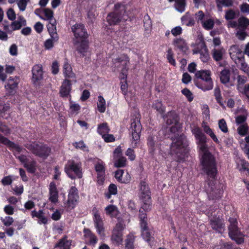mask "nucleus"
I'll return each instance as SVG.
<instances>
[{
    "instance_id": "obj_54",
    "label": "nucleus",
    "mask_w": 249,
    "mask_h": 249,
    "mask_svg": "<svg viewBox=\"0 0 249 249\" xmlns=\"http://www.w3.org/2000/svg\"><path fill=\"white\" fill-rule=\"evenodd\" d=\"M199 54L200 55V58L202 62L205 63L209 60L210 57L207 48L201 52Z\"/></svg>"
},
{
    "instance_id": "obj_2",
    "label": "nucleus",
    "mask_w": 249,
    "mask_h": 249,
    "mask_svg": "<svg viewBox=\"0 0 249 249\" xmlns=\"http://www.w3.org/2000/svg\"><path fill=\"white\" fill-rule=\"evenodd\" d=\"M201 156V163L203 170L211 178H214L217 173L216 163L213 156L208 150L207 138L202 129L198 126L191 128Z\"/></svg>"
},
{
    "instance_id": "obj_48",
    "label": "nucleus",
    "mask_w": 249,
    "mask_h": 249,
    "mask_svg": "<svg viewBox=\"0 0 249 249\" xmlns=\"http://www.w3.org/2000/svg\"><path fill=\"white\" fill-rule=\"evenodd\" d=\"M238 66L240 67L241 70L245 72L248 73L249 72V67L247 64L245 62L244 57L239 59L238 61L235 62Z\"/></svg>"
},
{
    "instance_id": "obj_39",
    "label": "nucleus",
    "mask_w": 249,
    "mask_h": 249,
    "mask_svg": "<svg viewBox=\"0 0 249 249\" xmlns=\"http://www.w3.org/2000/svg\"><path fill=\"white\" fill-rule=\"evenodd\" d=\"M205 132L209 135V136L212 139V140L216 143H219L220 142L213 130L207 125L203 124L202 125Z\"/></svg>"
},
{
    "instance_id": "obj_64",
    "label": "nucleus",
    "mask_w": 249,
    "mask_h": 249,
    "mask_svg": "<svg viewBox=\"0 0 249 249\" xmlns=\"http://www.w3.org/2000/svg\"><path fill=\"white\" fill-rule=\"evenodd\" d=\"M9 109V106L0 101V116L3 117L5 113Z\"/></svg>"
},
{
    "instance_id": "obj_29",
    "label": "nucleus",
    "mask_w": 249,
    "mask_h": 249,
    "mask_svg": "<svg viewBox=\"0 0 249 249\" xmlns=\"http://www.w3.org/2000/svg\"><path fill=\"white\" fill-rule=\"evenodd\" d=\"M236 162L237 168L241 172L247 171L249 175V163L247 161L239 158L236 160Z\"/></svg>"
},
{
    "instance_id": "obj_4",
    "label": "nucleus",
    "mask_w": 249,
    "mask_h": 249,
    "mask_svg": "<svg viewBox=\"0 0 249 249\" xmlns=\"http://www.w3.org/2000/svg\"><path fill=\"white\" fill-rule=\"evenodd\" d=\"M112 67L114 68H121V72L119 76L121 81V89L123 94L125 96L127 99V83L126 81L127 66L129 62L128 57L125 54H121L118 57L113 60Z\"/></svg>"
},
{
    "instance_id": "obj_22",
    "label": "nucleus",
    "mask_w": 249,
    "mask_h": 249,
    "mask_svg": "<svg viewBox=\"0 0 249 249\" xmlns=\"http://www.w3.org/2000/svg\"><path fill=\"white\" fill-rule=\"evenodd\" d=\"M71 81L68 79H65L63 82L60 88V94L63 97H68L71 89Z\"/></svg>"
},
{
    "instance_id": "obj_6",
    "label": "nucleus",
    "mask_w": 249,
    "mask_h": 249,
    "mask_svg": "<svg viewBox=\"0 0 249 249\" xmlns=\"http://www.w3.org/2000/svg\"><path fill=\"white\" fill-rule=\"evenodd\" d=\"M127 19V16L125 15L124 7L120 4H115L114 11L109 13L107 18V21L110 25H116Z\"/></svg>"
},
{
    "instance_id": "obj_30",
    "label": "nucleus",
    "mask_w": 249,
    "mask_h": 249,
    "mask_svg": "<svg viewBox=\"0 0 249 249\" xmlns=\"http://www.w3.org/2000/svg\"><path fill=\"white\" fill-rule=\"evenodd\" d=\"M71 243V241L68 240L67 237L65 236L55 245L54 249H70Z\"/></svg>"
},
{
    "instance_id": "obj_60",
    "label": "nucleus",
    "mask_w": 249,
    "mask_h": 249,
    "mask_svg": "<svg viewBox=\"0 0 249 249\" xmlns=\"http://www.w3.org/2000/svg\"><path fill=\"white\" fill-rule=\"evenodd\" d=\"M30 0H17V4L19 10L24 11L26 8L28 2Z\"/></svg>"
},
{
    "instance_id": "obj_25",
    "label": "nucleus",
    "mask_w": 249,
    "mask_h": 249,
    "mask_svg": "<svg viewBox=\"0 0 249 249\" xmlns=\"http://www.w3.org/2000/svg\"><path fill=\"white\" fill-rule=\"evenodd\" d=\"M47 27L50 37H52L54 40L58 41L59 36L56 32V20H53L52 21L49 22Z\"/></svg>"
},
{
    "instance_id": "obj_43",
    "label": "nucleus",
    "mask_w": 249,
    "mask_h": 249,
    "mask_svg": "<svg viewBox=\"0 0 249 249\" xmlns=\"http://www.w3.org/2000/svg\"><path fill=\"white\" fill-rule=\"evenodd\" d=\"M249 25V19L245 17L238 19L237 29L246 30Z\"/></svg>"
},
{
    "instance_id": "obj_15",
    "label": "nucleus",
    "mask_w": 249,
    "mask_h": 249,
    "mask_svg": "<svg viewBox=\"0 0 249 249\" xmlns=\"http://www.w3.org/2000/svg\"><path fill=\"white\" fill-rule=\"evenodd\" d=\"M93 220L97 232L101 235H104V228L103 221L97 208H94L92 210Z\"/></svg>"
},
{
    "instance_id": "obj_46",
    "label": "nucleus",
    "mask_w": 249,
    "mask_h": 249,
    "mask_svg": "<svg viewBox=\"0 0 249 249\" xmlns=\"http://www.w3.org/2000/svg\"><path fill=\"white\" fill-rule=\"evenodd\" d=\"M143 26L145 31L149 33L152 28V22L148 15H145L144 17Z\"/></svg>"
},
{
    "instance_id": "obj_27",
    "label": "nucleus",
    "mask_w": 249,
    "mask_h": 249,
    "mask_svg": "<svg viewBox=\"0 0 249 249\" xmlns=\"http://www.w3.org/2000/svg\"><path fill=\"white\" fill-rule=\"evenodd\" d=\"M211 225L213 230L219 232H221L224 230V226L222 221L219 218L211 219Z\"/></svg>"
},
{
    "instance_id": "obj_33",
    "label": "nucleus",
    "mask_w": 249,
    "mask_h": 249,
    "mask_svg": "<svg viewBox=\"0 0 249 249\" xmlns=\"http://www.w3.org/2000/svg\"><path fill=\"white\" fill-rule=\"evenodd\" d=\"M173 44L175 48L182 51H185L187 49V44L183 38H176L174 39Z\"/></svg>"
},
{
    "instance_id": "obj_7",
    "label": "nucleus",
    "mask_w": 249,
    "mask_h": 249,
    "mask_svg": "<svg viewBox=\"0 0 249 249\" xmlns=\"http://www.w3.org/2000/svg\"><path fill=\"white\" fill-rule=\"evenodd\" d=\"M81 163L78 160H69L65 166V172L69 178L74 179L82 177Z\"/></svg>"
},
{
    "instance_id": "obj_14",
    "label": "nucleus",
    "mask_w": 249,
    "mask_h": 249,
    "mask_svg": "<svg viewBox=\"0 0 249 249\" xmlns=\"http://www.w3.org/2000/svg\"><path fill=\"white\" fill-rule=\"evenodd\" d=\"M124 229V226L121 223L116 224L114 228L111 236V240L113 244L119 246L123 242V231Z\"/></svg>"
},
{
    "instance_id": "obj_62",
    "label": "nucleus",
    "mask_w": 249,
    "mask_h": 249,
    "mask_svg": "<svg viewBox=\"0 0 249 249\" xmlns=\"http://www.w3.org/2000/svg\"><path fill=\"white\" fill-rule=\"evenodd\" d=\"M181 92L189 102H191L193 100L194 96L193 94L188 89H184L181 90Z\"/></svg>"
},
{
    "instance_id": "obj_59",
    "label": "nucleus",
    "mask_w": 249,
    "mask_h": 249,
    "mask_svg": "<svg viewBox=\"0 0 249 249\" xmlns=\"http://www.w3.org/2000/svg\"><path fill=\"white\" fill-rule=\"evenodd\" d=\"M167 58L170 64L173 66L176 65V61L173 57V53L171 49H168L167 51Z\"/></svg>"
},
{
    "instance_id": "obj_35",
    "label": "nucleus",
    "mask_w": 249,
    "mask_h": 249,
    "mask_svg": "<svg viewBox=\"0 0 249 249\" xmlns=\"http://www.w3.org/2000/svg\"><path fill=\"white\" fill-rule=\"evenodd\" d=\"M105 211L106 214L111 217H116L119 213L118 208L113 205L107 206L105 208Z\"/></svg>"
},
{
    "instance_id": "obj_41",
    "label": "nucleus",
    "mask_w": 249,
    "mask_h": 249,
    "mask_svg": "<svg viewBox=\"0 0 249 249\" xmlns=\"http://www.w3.org/2000/svg\"><path fill=\"white\" fill-rule=\"evenodd\" d=\"M230 78V71L228 69H224L220 73L221 82L224 84L229 82Z\"/></svg>"
},
{
    "instance_id": "obj_23",
    "label": "nucleus",
    "mask_w": 249,
    "mask_h": 249,
    "mask_svg": "<svg viewBox=\"0 0 249 249\" xmlns=\"http://www.w3.org/2000/svg\"><path fill=\"white\" fill-rule=\"evenodd\" d=\"M63 72L65 77L72 79H75L76 76L74 72L72 71V68L69 63L67 59H65L63 66Z\"/></svg>"
},
{
    "instance_id": "obj_21",
    "label": "nucleus",
    "mask_w": 249,
    "mask_h": 249,
    "mask_svg": "<svg viewBox=\"0 0 249 249\" xmlns=\"http://www.w3.org/2000/svg\"><path fill=\"white\" fill-rule=\"evenodd\" d=\"M58 192L55 184L53 182L50 183L49 185V200L53 203L58 202Z\"/></svg>"
},
{
    "instance_id": "obj_55",
    "label": "nucleus",
    "mask_w": 249,
    "mask_h": 249,
    "mask_svg": "<svg viewBox=\"0 0 249 249\" xmlns=\"http://www.w3.org/2000/svg\"><path fill=\"white\" fill-rule=\"evenodd\" d=\"M73 145L77 149H79L83 151L88 152L89 149L87 145L84 143L83 141H79L75 142L73 143Z\"/></svg>"
},
{
    "instance_id": "obj_50",
    "label": "nucleus",
    "mask_w": 249,
    "mask_h": 249,
    "mask_svg": "<svg viewBox=\"0 0 249 249\" xmlns=\"http://www.w3.org/2000/svg\"><path fill=\"white\" fill-rule=\"evenodd\" d=\"M109 129L107 123H103L99 125L98 127L97 131L99 134L104 136L107 133H108Z\"/></svg>"
},
{
    "instance_id": "obj_45",
    "label": "nucleus",
    "mask_w": 249,
    "mask_h": 249,
    "mask_svg": "<svg viewBox=\"0 0 249 249\" xmlns=\"http://www.w3.org/2000/svg\"><path fill=\"white\" fill-rule=\"evenodd\" d=\"M186 6L185 0H176L175 7L178 12L182 13L185 11Z\"/></svg>"
},
{
    "instance_id": "obj_32",
    "label": "nucleus",
    "mask_w": 249,
    "mask_h": 249,
    "mask_svg": "<svg viewBox=\"0 0 249 249\" xmlns=\"http://www.w3.org/2000/svg\"><path fill=\"white\" fill-rule=\"evenodd\" d=\"M95 168L97 173L98 180L102 182L105 176V164L100 161L95 164Z\"/></svg>"
},
{
    "instance_id": "obj_31",
    "label": "nucleus",
    "mask_w": 249,
    "mask_h": 249,
    "mask_svg": "<svg viewBox=\"0 0 249 249\" xmlns=\"http://www.w3.org/2000/svg\"><path fill=\"white\" fill-rule=\"evenodd\" d=\"M147 145L149 153L153 154L158 146L157 137L156 136H150L147 139Z\"/></svg>"
},
{
    "instance_id": "obj_37",
    "label": "nucleus",
    "mask_w": 249,
    "mask_h": 249,
    "mask_svg": "<svg viewBox=\"0 0 249 249\" xmlns=\"http://www.w3.org/2000/svg\"><path fill=\"white\" fill-rule=\"evenodd\" d=\"M97 109L100 113H104L106 109V102L102 95L98 96L97 102Z\"/></svg>"
},
{
    "instance_id": "obj_13",
    "label": "nucleus",
    "mask_w": 249,
    "mask_h": 249,
    "mask_svg": "<svg viewBox=\"0 0 249 249\" xmlns=\"http://www.w3.org/2000/svg\"><path fill=\"white\" fill-rule=\"evenodd\" d=\"M210 189L207 190L208 196L209 199L214 200L219 199L221 197L223 194V189H221V185L219 184H213V182H210L209 183Z\"/></svg>"
},
{
    "instance_id": "obj_26",
    "label": "nucleus",
    "mask_w": 249,
    "mask_h": 249,
    "mask_svg": "<svg viewBox=\"0 0 249 249\" xmlns=\"http://www.w3.org/2000/svg\"><path fill=\"white\" fill-rule=\"evenodd\" d=\"M31 214L32 218H34L35 217H36L38 219L37 221V223L38 224H46L47 223L48 219L47 217L45 216L43 210H40L38 211L34 210L31 212Z\"/></svg>"
},
{
    "instance_id": "obj_38",
    "label": "nucleus",
    "mask_w": 249,
    "mask_h": 249,
    "mask_svg": "<svg viewBox=\"0 0 249 249\" xmlns=\"http://www.w3.org/2000/svg\"><path fill=\"white\" fill-rule=\"evenodd\" d=\"M247 76L239 75L237 77V89L239 92L242 90L245 87V84L247 82Z\"/></svg>"
},
{
    "instance_id": "obj_5",
    "label": "nucleus",
    "mask_w": 249,
    "mask_h": 249,
    "mask_svg": "<svg viewBox=\"0 0 249 249\" xmlns=\"http://www.w3.org/2000/svg\"><path fill=\"white\" fill-rule=\"evenodd\" d=\"M211 71L208 70L197 71L195 73V85L204 91L209 90L213 88V83L211 78Z\"/></svg>"
},
{
    "instance_id": "obj_16",
    "label": "nucleus",
    "mask_w": 249,
    "mask_h": 249,
    "mask_svg": "<svg viewBox=\"0 0 249 249\" xmlns=\"http://www.w3.org/2000/svg\"><path fill=\"white\" fill-rule=\"evenodd\" d=\"M19 83V78L18 76L10 77L5 86L7 93L9 95L14 94Z\"/></svg>"
},
{
    "instance_id": "obj_18",
    "label": "nucleus",
    "mask_w": 249,
    "mask_h": 249,
    "mask_svg": "<svg viewBox=\"0 0 249 249\" xmlns=\"http://www.w3.org/2000/svg\"><path fill=\"white\" fill-rule=\"evenodd\" d=\"M32 81L34 85H38L39 81L43 78V70L42 65L36 64L32 68Z\"/></svg>"
},
{
    "instance_id": "obj_47",
    "label": "nucleus",
    "mask_w": 249,
    "mask_h": 249,
    "mask_svg": "<svg viewBox=\"0 0 249 249\" xmlns=\"http://www.w3.org/2000/svg\"><path fill=\"white\" fill-rule=\"evenodd\" d=\"M43 14L45 18L43 19L47 20L49 22L52 21L53 20H55L53 18V12L49 8H44Z\"/></svg>"
},
{
    "instance_id": "obj_19",
    "label": "nucleus",
    "mask_w": 249,
    "mask_h": 249,
    "mask_svg": "<svg viewBox=\"0 0 249 249\" xmlns=\"http://www.w3.org/2000/svg\"><path fill=\"white\" fill-rule=\"evenodd\" d=\"M79 196L78 195V190L74 186L71 187L68 195V205L69 207L73 208L76 205Z\"/></svg>"
},
{
    "instance_id": "obj_52",
    "label": "nucleus",
    "mask_w": 249,
    "mask_h": 249,
    "mask_svg": "<svg viewBox=\"0 0 249 249\" xmlns=\"http://www.w3.org/2000/svg\"><path fill=\"white\" fill-rule=\"evenodd\" d=\"M249 127L247 124H243L239 125L237 128V132L238 134L242 136H245L248 131Z\"/></svg>"
},
{
    "instance_id": "obj_9",
    "label": "nucleus",
    "mask_w": 249,
    "mask_h": 249,
    "mask_svg": "<svg viewBox=\"0 0 249 249\" xmlns=\"http://www.w3.org/2000/svg\"><path fill=\"white\" fill-rule=\"evenodd\" d=\"M26 147L34 154L43 158H46L50 153V148L45 144L33 142L27 144Z\"/></svg>"
},
{
    "instance_id": "obj_51",
    "label": "nucleus",
    "mask_w": 249,
    "mask_h": 249,
    "mask_svg": "<svg viewBox=\"0 0 249 249\" xmlns=\"http://www.w3.org/2000/svg\"><path fill=\"white\" fill-rule=\"evenodd\" d=\"M153 107L157 110L160 113L162 114L165 111V107L163 106L161 101H155L153 105Z\"/></svg>"
},
{
    "instance_id": "obj_57",
    "label": "nucleus",
    "mask_w": 249,
    "mask_h": 249,
    "mask_svg": "<svg viewBox=\"0 0 249 249\" xmlns=\"http://www.w3.org/2000/svg\"><path fill=\"white\" fill-rule=\"evenodd\" d=\"M117 193V187L115 185L111 184L108 187V193L106 194V196L107 198L110 197L111 195H116Z\"/></svg>"
},
{
    "instance_id": "obj_56",
    "label": "nucleus",
    "mask_w": 249,
    "mask_h": 249,
    "mask_svg": "<svg viewBox=\"0 0 249 249\" xmlns=\"http://www.w3.org/2000/svg\"><path fill=\"white\" fill-rule=\"evenodd\" d=\"M218 127L223 133H227L228 132L227 123L224 119H221L219 120Z\"/></svg>"
},
{
    "instance_id": "obj_61",
    "label": "nucleus",
    "mask_w": 249,
    "mask_h": 249,
    "mask_svg": "<svg viewBox=\"0 0 249 249\" xmlns=\"http://www.w3.org/2000/svg\"><path fill=\"white\" fill-rule=\"evenodd\" d=\"M0 219L3 225L6 227L11 226L14 222V219L10 216H5L4 218L1 217Z\"/></svg>"
},
{
    "instance_id": "obj_8",
    "label": "nucleus",
    "mask_w": 249,
    "mask_h": 249,
    "mask_svg": "<svg viewBox=\"0 0 249 249\" xmlns=\"http://www.w3.org/2000/svg\"><path fill=\"white\" fill-rule=\"evenodd\" d=\"M131 121L130 130L132 133V144L134 146H136L139 142L142 130L140 115L137 114L135 117H133L131 118Z\"/></svg>"
},
{
    "instance_id": "obj_20",
    "label": "nucleus",
    "mask_w": 249,
    "mask_h": 249,
    "mask_svg": "<svg viewBox=\"0 0 249 249\" xmlns=\"http://www.w3.org/2000/svg\"><path fill=\"white\" fill-rule=\"evenodd\" d=\"M229 54L231 58L236 62L244 57V53L236 45L231 46L229 49Z\"/></svg>"
},
{
    "instance_id": "obj_3",
    "label": "nucleus",
    "mask_w": 249,
    "mask_h": 249,
    "mask_svg": "<svg viewBox=\"0 0 249 249\" xmlns=\"http://www.w3.org/2000/svg\"><path fill=\"white\" fill-rule=\"evenodd\" d=\"M75 38V45L77 51L82 55H86L89 49L87 40L88 34L84 26L81 24H76L71 27Z\"/></svg>"
},
{
    "instance_id": "obj_24",
    "label": "nucleus",
    "mask_w": 249,
    "mask_h": 249,
    "mask_svg": "<svg viewBox=\"0 0 249 249\" xmlns=\"http://www.w3.org/2000/svg\"><path fill=\"white\" fill-rule=\"evenodd\" d=\"M0 143H2L10 149H12L18 153L20 152L22 149L18 145L10 141L7 138L4 137L0 134Z\"/></svg>"
},
{
    "instance_id": "obj_63",
    "label": "nucleus",
    "mask_w": 249,
    "mask_h": 249,
    "mask_svg": "<svg viewBox=\"0 0 249 249\" xmlns=\"http://www.w3.org/2000/svg\"><path fill=\"white\" fill-rule=\"evenodd\" d=\"M247 120V114H243L242 115H238L235 118L236 123L238 125H241L246 122Z\"/></svg>"
},
{
    "instance_id": "obj_42",
    "label": "nucleus",
    "mask_w": 249,
    "mask_h": 249,
    "mask_svg": "<svg viewBox=\"0 0 249 249\" xmlns=\"http://www.w3.org/2000/svg\"><path fill=\"white\" fill-rule=\"evenodd\" d=\"M81 109V107L78 104L75 103L70 101V113L71 115H76L79 112Z\"/></svg>"
},
{
    "instance_id": "obj_53",
    "label": "nucleus",
    "mask_w": 249,
    "mask_h": 249,
    "mask_svg": "<svg viewBox=\"0 0 249 249\" xmlns=\"http://www.w3.org/2000/svg\"><path fill=\"white\" fill-rule=\"evenodd\" d=\"M57 41L54 40L52 37H50L44 42V45L45 49L48 50L52 49L54 46V44Z\"/></svg>"
},
{
    "instance_id": "obj_12",
    "label": "nucleus",
    "mask_w": 249,
    "mask_h": 249,
    "mask_svg": "<svg viewBox=\"0 0 249 249\" xmlns=\"http://www.w3.org/2000/svg\"><path fill=\"white\" fill-rule=\"evenodd\" d=\"M140 213L139 217L140 219L142 235L144 240L150 244V242L152 241L153 238L148 229L147 217L145 213H143V211H141V210H140Z\"/></svg>"
},
{
    "instance_id": "obj_36",
    "label": "nucleus",
    "mask_w": 249,
    "mask_h": 249,
    "mask_svg": "<svg viewBox=\"0 0 249 249\" xmlns=\"http://www.w3.org/2000/svg\"><path fill=\"white\" fill-rule=\"evenodd\" d=\"M182 24L187 26H192L195 24L193 17L189 13H186L181 18Z\"/></svg>"
},
{
    "instance_id": "obj_34",
    "label": "nucleus",
    "mask_w": 249,
    "mask_h": 249,
    "mask_svg": "<svg viewBox=\"0 0 249 249\" xmlns=\"http://www.w3.org/2000/svg\"><path fill=\"white\" fill-rule=\"evenodd\" d=\"M86 241L89 242L90 244L94 245L97 243V238L94 234L89 229H85L84 231Z\"/></svg>"
},
{
    "instance_id": "obj_40",
    "label": "nucleus",
    "mask_w": 249,
    "mask_h": 249,
    "mask_svg": "<svg viewBox=\"0 0 249 249\" xmlns=\"http://www.w3.org/2000/svg\"><path fill=\"white\" fill-rule=\"evenodd\" d=\"M192 46L194 47L192 50L193 54L200 53L203 50L207 48V46L204 42H199L197 44H192Z\"/></svg>"
},
{
    "instance_id": "obj_1",
    "label": "nucleus",
    "mask_w": 249,
    "mask_h": 249,
    "mask_svg": "<svg viewBox=\"0 0 249 249\" xmlns=\"http://www.w3.org/2000/svg\"><path fill=\"white\" fill-rule=\"evenodd\" d=\"M164 119L169 127L170 133L174 135L171 138L173 142L170 146L169 155L172 159L177 161H183L188 157L189 148L188 142L186 137L183 134H180V124L178 123V117L174 111H169Z\"/></svg>"
},
{
    "instance_id": "obj_28",
    "label": "nucleus",
    "mask_w": 249,
    "mask_h": 249,
    "mask_svg": "<svg viewBox=\"0 0 249 249\" xmlns=\"http://www.w3.org/2000/svg\"><path fill=\"white\" fill-rule=\"evenodd\" d=\"M225 53V49L221 47L218 48H214L212 50V55L213 58L216 61H221L222 58L224 54Z\"/></svg>"
},
{
    "instance_id": "obj_10",
    "label": "nucleus",
    "mask_w": 249,
    "mask_h": 249,
    "mask_svg": "<svg viewBox=\"0 0 249 249\" xmlns=\"http://www.w3.org/2000/svg\"><path fill=\"white\" fill-rule=\"evenodd\" d=\"M150 192L148 186L145 182H142L140 184V197L143 204L141 210L147 211L150 209ZM141 211H142L141 210Z\"/></svg>"
},
{
    "instance_id": "obj_17",
    "label": "nucleus",
    "mask_w": 249,
    "mask_h": 249,
    "mask_svg": "<svg viewBox=\"0 0 249 249\" xmlns=\"http://www.w3.org/2000/svg\"><path fill=\"white\" fill-rule=\"evenodd\" d=\"M114 165L117 167H123L126 165V159L122 156V150L120 146H118L113 152Z\"/></svg>"
},
{
    "instance_id": "obj_49",
    "label": "nucleus",
    "mask_w": 249,
    "mask_h": 249,
    "mask_svg": "<svg viewBox=\"0 0 249 249\" xmlns=\"http://www.w3.org/2000/svg\"><path fill=\"white\" fill-rule=\"evenodd\" d=\"M24 166L27 168L29 172L34 173L36 170V162L34 160H29Z\"/></svg>"
},
{
    "instance_id": "obj_11",
    "label": "nucleus",
    "mask_w": 249,
    "mask_h": 249,
    "mask_svg": "<svg viewBox=\"0 0 249 249\" xmlns=\"http://www.w3.org/2000/svg\"><path fill=\"white\" fill-rule=\"evenodd\" d=\"M230 225L229 227V234L232 240H235L237 243L241 244L244 242V238L241 232L237 228V222L235 218L229 219Z\"/></svg>"
},
{
    "instance_id": "obj_44",
    "label": "nucleus",
    "mask_w": 249,
    "mask_h": 249,
    "mask_svg": "<svg viewBox=\"0 0 249 249\" xmlns=\"http://www.w3.org/2000/svg\"><path fill=\"white\" fill-rule=\"evenodd\" d=\"M214 19L212 18H206L202 23L203 27L207 30L212 29L214 26Z\"/></svg>"
},
{
    "instance_id": "obj_58",
    "label": "nucleus",
    "mask_w": 249,
    "mask_h": 249,
    "mask_svg": "<svg viewBox=\"0 0 249 249\" xmlns=\"http://www.w3.org/2000/svg\"><path fill=\"white\" fill-rule=\"evenodd\" d=\"M218 7L222 6H231L233 4L232 0H215Z\"/></svg>"
}]
</instances>
